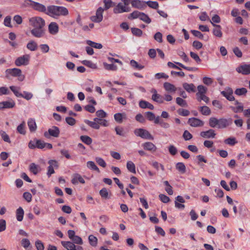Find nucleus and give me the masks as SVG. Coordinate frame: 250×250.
<instances>
[{
  "instance_id": "nucleus-50",
  "label": "nucleus",
  "mask_w": 250,
  "mask_h": 250,
  "mask_svg": "<svg viewBox=\"0 0 250 250\" xmlns=\"http://www.w3.org/2000/svg\"><path fill=\"white\" fill-rule=\"evenodd\" d=\"M176 103L180 106L183 107H187L188 106L187 103L185 100L180 97H177L176 99Z\"/></svg>"
},
{
  "instance_id": "nucleus-22",
  "label": "nucleus",
  "mask_w": 250,
  "mask_h": 250,
  "mask_svg": "<svg viewBox=\"0 0 250 250\" xmlns=\"http://www.w3.org/2000/svg\"><path fill=\"white\" fill-rule=\"evenodd\" d=\"M61 244L67 250H73L75 248V244L70 241H62Z\"/></svg>"
},
{
  "instance_id": "nucleus-17",
  "label": "nucleus",
  "mask_w": 250,
  "mask_h": 250,
  "mask_svg": "<svg viewBox=\"0 0 250 250\" xmlns=\"http://www.w3.org/2000/svg\"><path fill=\"white\" fill-rule=\"evenodd\" d=\"M49 33L52 35H55L59 32V26L55 22H51L48 26Z\"/></svg>"
},
{
  "instance_id": "nucleus-43",
  "label": "nucleus",
  "mask_w": 250,
  "mask_h": 250,
  "mask_svg": "<svg viewBox=\"0 0 250 250\" xmlns=\"http://www.w3.org/2000/svg\"><path fill=\"white\" fill-rule=\"evenodd\" d=\"M82 63L92 69L97 68V65L96 64L93 63L91 61L88 60H84L82 62Z\"/></svg>"
},
{
  "instance_id": "nucleus-30",
  "label": "nucleus",
  "mask_w": 250,
  "mask_h": 250,
  "mask_svg": "<svg viewBox=\"0 0 250 250\" xmlns=\"http://www.w3.org/2000/svg\"><path fill=\"white\" fill-rule=\"evenodd\" d=\"M26 47L30 51H34L37 50L38 45L35 41H31L27 44Z\"/></svg>"
},
{
  "instance_id": "nucleus-35",
  "label": "nucleus",
  "mask_w": 250,
  "mask_h": 250,
  "mask_svg": "<svg viewBox=\"0 0 250 250\" xmlns=\"http://www.w3.org/2000/svg\"><path fill=\"white\" fill-rule=\"evenodd\" d=\"M86 43L92 47H94L98 49H101L103 47L102 44L99 43H96L90 40L86 41Z\"/></svg>"
},
{
  "instance_id": "nucleus-39",
  "label": "nucleus",
  "mask_w": 250,
  "mask_h": 250,
  "mask_svg": "<svg viewBox=\"0 0 250 250\" xmlns=\"http://www.w3.org/2000/svg\"><path fill=\"white\" fill-rule=\"evenodd\" d=\"M152 99L159 103H163L164 102L162 96L159 94H152Z\"/></svg>"
},
{
  "instance_id": "nucleus-7",
  "label": "nucleus",
  "mask_w": 250,
  "mask_h": 250,
  "mask_svg": "<svg viewBox=\"0 0 250 250\" xmlns=\"http://www.w3.org/2000/svg\"><path fill=\"white\" fill-rule=\"evenodd\" d=\"M131 8L128 6H126L125 4L122 2H120L114 8L113 12L114 13H122L124 12H128L130 11Z\"/></svg>"
},
{
  "instance_id": "nucleus-47",
  "label": "nucleus",
  "mask_w": 250,
  "mask_h": 250,
  "mask_svg": "<svg viewBox=\"0 0 250 250\" xmlns=\"http://www.w3.org/2000/svg\"><path fill=\"white\" fill-rule=\"evenodd\" d=\"M3 105L4 108H11L15 106V103L12 100L10 101H4Z\"/></svg>"
},
{
  "instance_id": "nucleus-58",
  "label": "nucleus",
  "mask_w": 250,
  "mask_h": 250,
  "mask_svg": "<svg viewBox=\"0 0 250 250\" xmlns=\"http://www.w3.org/2000/svg\"><path fill=\"white\" fill-rule=\"evenodd\" d=\"M163 35L160 32H157L154 36V39L158 42L161 43L163 42Z\"/></svg>"
},
{
  "instance_id": "nucleus-55",
  "label": "nucleus",
  "mask_w": 250,
  "mask_h": 250,
  "mask_svg": "<svg viewBox=\"0 0 250 250\" xmlns=\"http://www.w3.org/2000/svg\"><path fill=\"white\" fill-rule=\"evenodd\" d=\"M115 120L118 123H122L123 119V114L120 113H116L114 115Z\"/></svg>"
},
{
  "instance_id": "nucleus-60",
  "label": "nucleus",
  "mask_w": 250,
  "mask_h": 250,
  "mask_svg": "<svg viewBox=\"0 0 250 250\" xmlns=\"http://www.w3.org/2000/svg\"><path fill=\"white\" fill-rule=\"evenodd\" d=\"M141 14V12L138 11H134L132 13H131L129 16L128 17L129 19L132 18L133 19H137V18H140V15Z\"/></svg>"
},
{
  "instance_id": "nucleus-31",
  "label": "nucleus",
  "mask_w": 250,
  "mask_h": 250,
  "mask_svg": "<svg viewBox=\"0 0 250 250\" xmlns=\"http://www.w3.org/2000/svg\"><path fill=\"white\" fill-rule=\"evenodd\" d=\"M126 167L130 172L135 174L136 169L135 164L132 161H128L126 164Z\"/></svg>"
},
{
  "instance_id": "nucleus-13",
  "label": "nucleus",
  "mask_w": 250,
  "mask_h": 250,
  "mask_svg": "<svg viewBox=\"0 0 250 250\" xmlns=\"http://www.w3.org/2000/svg\"><path fill=\"white\" fill-rule=\"evenodd\" d=\"M33 8L39 12L44 13L47 15V13L48 12V7L46 8V7L40 3L37 2H33Z\"/></svg>"
},
{
  "instance_id": "nucleus-2",
  "label": "nucleus",
  "mask_w": 250,
  "mask_h": 250,
  "mask_svg": "<svg viewBox=\"0 0 250 250\" xmlns=\"http://www.w3.org/2000/svg\"><path fill=\"white\" fill-rule=\"evenodd\" d=\"M68 14L67 9L63 6L56 5H49L48 6V12L47 15L53 17L62 16H65Z\"/></svg>"
},
{
  "instance_id": "nucleus-61",
  "label": "nucleus",
  "mask_w": 250,
  "mask_h": 250,
  "mask_svg": "<svg viewBox=\"0 0 250 250\" xmlns=\"http://www.w3.org/2000/svg\"><path fill=\"white\" fill-rule=\"evenodd\" d=\"M100 194L102 197L105 199L108 198V192L106 188H103L100 191Z\"/></svg>"
},
{
  "instance_id": "nucleus-3",
  "label": "nucleus",
  "mask_w": 250,
  "mask_h": 250,
  "mask_svg": "<svg viewBox=\"0 0 250 250\" xmlns=\"http://www.w3.org/2000/svg\"><path fill=\"white\" fill-rule=\"evenodd\" d=\"M60 133V130L58 127L52 126L51 128L48 129L47 131L44 132L43 135L45 138L49 139L51 136L55 138L58 137Z\"/></svg>"
},
{
  "instance_id": "nucleus-6",
  "label": "nucleus",
  "mask_w": 250,
  "mask_h": 250,
  "mask_svg": "<svg viewBox=\"0 0 250 250\" xmlns=\"http://www.w3.org/2000/svg\"><path fill=\"white\" fill-rule=\"evenodd\" d=\"M104 11V8L101 7H99L96 10V15L92 16L90 17V20L91 21L99 23L103 20V13Z\"/></svg>"
},
{
  "instance_id": "nucleus-36",
  "label": "nucleus",
  "mask_w": 250,
  "mask_h": 250,
  "mask_svg": "<svg viewBox=\"0 0 250 250\" xmlns=\"http://www.w3.org/2000/svg\"><path fill=\"white\" fill-rule=\"evenodd\" d=\"M10 89L14 93V94L15 95L16 97H20V96H21V93H20L19 92V91L21 89V88L20 87L11 86H10Z\"/></svg>"
},
{
  "instance_id": "nucleus-21",
  "label": "nucleus",
  "mask_w": 250,
  "mask_h": 250,
  "mask_svg": "<svg viewBox=\"0 0 250 250\" xmlns=\"http://www.w3.org/2000/svg\"><path fill=\"white\" fill-rule=\"evenodd\" d=\"M144 148L146 150L154 152L156 150V146L151 142H146L143 144Z\"/></svg>"
},
{
  "instance_id": "nucleus-19",
  "label": "nucleus",
  "mask_w": 250,
  "mask_h": 250,
  "mask_svg": "<svg viewBox=\"0 0 250 250\" xmlns=\"http://www.w3.org/2000/svg\"><path fill=\"white\" fill-rule=\"evenodd\" d=\"M78 182L82 184H84L85 181L80 174L76 173L73 175L71 182L73 184L76 185L78 184Z\"/></svg>"
},
{
  "instance_id": "nucleus-37",
  "label": "nucleus",
  "mask_w": 250,
  "mask_h": 250,
  "mask_svg": "<svg viewBox=\"0 0 250 250\" xmlns=\"http://www.w3.org/2000/svg\"><path fill=\"white\" fill-rule=\"evenodd\" d=\"M80 139L82 141L87 145H90L92 142V139L86 135L81 136Z\"/></svg>"
},
{
  "instance_id": "nucleus-56",
  "label": "nucleus",
  "mask_w": 250,
  "mask_h": 250,
  "mask_svg": "<svg viewBox=\"0 0 250 250\" xmlns=\"http://www.w3.org/2000/svg\"><path fill=\"white\" fill-rule=\"evenodd\" d=\"M96 162L100 166L103 167H105L106 166V164L104 161L103 159L101 157H96L95 158Z\"/></svg>"
},
{
  "instance_id": "nucleus-33",
  "label": "nucleus",
  "mask_w": 250,
  "mask_h": 250,
  "mask_svg": "<svg viewBox=\"0 0 250 250\" xmlns=\"http://www.w3.org/2000/svg\"><path fill=\"white\" fill-rule=\"evenodd\" d=\"M87 167L88 168L91 170L97 171L99 173L100 172L99 168L97 167V166L93 161L87 162Z\"/></svg>"
},
{
  "instance_id": "nucleus-40",
  "label": "nucleus",
  "mask_w": 250,
  "mask_h": 250,
  "mask_svg": "<svg viewBox=\"0 0 250 250\" xmlns=\"http://www.w3.org/2000/svg\"><path fill=\"white\" fill-rule=\"evenodd\" d=\"M0 135L1 137V138L4 142L8 143H11V140L8 135L4 131L0 130Z\"/></svg>"
},
{
  "instance_id": "nucleus-45",
  "label": "nucleus",
  "mask_w": 250,
  "mask_h": 250,
  "mask_svg": "<svg viewBox=\"0 0 250 250\" xmlns=\"http://www.w3.org/2000/svg\"><path fill=\"white\" fill-rule=\"evenodd\" d=\"M197 89L198 92V93H196L197 96H199L200 95L205 94V93H206L207 90V88L202 85H200L198 86Z\"/></svg>"
},
{
  "instance_id": "nucleus-34",
  "label": "nucleus",
  "mask_w": 250,
  "mask_h": 250,
  "mask_svg": "<svg viewBox=\"0 0 250 250\" xmlns=\"http://www.w3.org/2000/svg\"><path fill=\"white\" fill-rule=\"evenodd\" d=\"M130 64L132 67L139 70H141L144 68V65L139 64L136 61L134 60L130 61Z\"/></svg>"
},
{
  "instance_id": "nucleus-27",
  "label": "nucleus",
  "mask_w": 250,
  "mask_h": 250,
  "mask_svg": "<svg viewBox=\"0 0 250 250\" xmlns=\"http://www.w3.org/2000/svg\"><path fill=\"white\" fill-rule=\"evenodd\" d=\"M29 170L34 174L36 175L41 170L40 167L35 163H31L29 166Z\"/></svg>"
},
{
  "instance_id": "nucleus-42",
  "label": "nucleus",
  "mask_w": 250,
  "mask_h": 250,
  "mask_svg": "<svg viewBox=\"0 0 250 250\" xmlns=\"http://www.w3.org/2000/svg\"><path fill=\"white\" fill-rule=\"evenodd\" d=\"M104 10H106L115 5L111 0H104Z\"/></svg>"
},
{
  "instance_id": "nucleus-49",
  "label": "nucleus",
  "mask_w": 250,
  "mask_h": 250,
  "mask_svg": "<svg viewBox=\"0 0 250 250\" xmlns=\"http://www.w3.org/2000/svg\"><path fill=\"white\" fill-rule=\"evenodd\" d=\"M88 240L89 243L91 246L95 247L97 245L98 239L94 236L92 235H89L88 237Z\"/></svg>"
},
{
  "instance_id": "nucleus-28",
  "label": "nucleus",
  "mask_w": 250,
  "mask_h": 250,
  "mask_svg": "<svg viewBox=\"0 0 250 250\" xmlns=\"http://www.w3.org/2000/svg\"><path fill=\"white\" fill-rule=\"evenodd\" d=\"M199 110L203 115L205 116H208L211 114L210 109L208 106L206 105L199 107Z\"/></svg>"
},
{
  "instance_id": "nucleus-57",
  "label": "nucleus",
  "mask_w": 250,
  "mask_h": 250,
  "mask_svg": "<svg viewBox=\"0 0 250 250\" xmlns=\"http://www.w3.org/2000/svg\"><path fill=\"white\" fill-rule=\"evenodd\" d=\"M71 241L74 244L82 245L83 244V240L82 238L79 236L75 235L72 239Z\"/></svg>"
},
{
  "instance_id": "nucleus-38",
  "label": "nucleus",
  "mask_w": 250,
  "mask_h": 250,
  "mask_svg": "<svg viewBox=\"0 0 250 250\" xmlns=\"http://www.w3.org/2000/svg\"><path fill=\"white\" fill-rule=\"evenodd\" d=\"M139 19L144 22L148 24L150 23L151 21V20L149 18V17L147 15L143 12H141Z\"/></svg>"
},
{
  "instance_id": "nucleus-29",
  "label": "nucleus",
  "mask_w": 250,
  "mask_h": 250,
  "mask_svg": "<svg viewBox=\"0 0 250 250\" xmlns=\"http://www.w3.org/2000/svg\"><path fill=\"white\" fill-rule=\"evenodd\" d=\"M24 211L21 207H19L16 210V218L18 221H21L23 219Z\"/></svg>"
},
{
  "instance_id": "nucleus-48",
  "label": "nucleus",
  "mask_w": 250,
  "mask_h": 250,
  "mask_svg": "<svg viewBox=\"0 0 250 250\" xmlns=\"http://www.w3.org/2000/svg\"><path fill=\"white\" fill-rule=\"evenodd\" d=\"M224 143L230 146H234L237 143L236 139L234 137H229L225 140Z\"/></svg>"
},
{
  "instance_id": "nucleus-54",
  "label": "nucleus",
  "mask_w": 250,
  "mask_h": 250,
  "mask_svg": "<svg viewBox=\"0 0 250 250\" xmlns=\"http://www.w3.org/2000/svg\"><path fill=\"white\" fill-rule=\"evenodd\" d=\"M146 4L149 7L155 9H158L159 7V4L157 1H148L146 2Z\"/></svg>"
},
{
  "instance_id": "nucleus-23",
  "label": "nucleus",
  "mask_w": 250,
  "mask_h": 250,
  "mask_svg": "<svg viewBox=\"0 0 250 250\" xmlns=\"http://www.w3.org/2000/svg\"><path fill=\"white\" fill-rule=\"evenodd\" d=\"M184 88L188 92H195V86L193 83H187L183 84Z\"/></svg>"
},
{
  "instance_id": "nucleus-4",
  "label": "nucleus",
  "mask_w": 250,
  "mask_h": 250,
  "mask_svg": "<svg viewBox=\"0 0 250 250\" xmlns=\"http://www.w3.org/2000/svg\"><path fill=\"white\" fill-rule=\"evenodd\" d=\"M134 134L137 136L145 139H149L153 140V137L151 134L146 130L143 128H138L134 130Z\"/></svg>"
},
{
  "instance_id": "nucleus-12",
  "label": "nucleus",
  "mask_w": 250,
  "mask_h": 250,
  "mask_svg": "<svg viewBox=\"0 0 250 250\" xmlns=\"http://www.w3.org/2000/svg\"><path fill=\"white\" fill-rule=\"evenodd\" d=\"M221 93L229 101H233L235 100V98L232 95L233 90L231 88L228 87L226 91H221Z\"/></svg>"
},
{
  "instance_id": "nucleus-51",
  "label": "nucleus",
  "mask_w": 250,
  "mask_h": 250,
  "mask_svg": "<svg viewBox=\"0 0 250 250\" xmlns=\"http://www.w3.org/2000/svg\"><path fill=\"white\" fill-rule=\"evenodd\" d=\"M247 89L244 87L241 88H237L234 92L235 94L238 95L239 96L245 95L247 93Z\"/></svg>"
},
{
  "instance_id": "nucleus-11",
  "label": "nucleus",
  "mask_w": 250,
  "mask_h": 250,
  "mask_svg": "<svg viewBox=\"0 0 250 250\" xmlns=\"http://www.w3.org/2000/svg\"><path fill=\"white\" fill-rule=\"evenodd\" d=\"M48 164H49V166L48 167L47 174L48 177H50L51 174L55 172L54 168H57L58 167V164L56 161L53 160H49Z\"/></svg>"
},
{
  "instance_id": "nucleus-52",
  "label": "nucleus",
  "mask_w": 250,
  "mask_h": 250,
  "mask_svg": "<svg viewBox=\"0 0 250 250\" xmlns=\"http://www.w3.org/2000/svg\"><path fill=\"white\" fill-rule=\"evenodd\" d=\"M131 32L134 35L137 37H141L143 34L142 31L137 28H132Z\"/></svg>"
},
{
  "instance_id": "nucleus-63",
  "label": "nucleus",
  "mask_w": 250,
  "mask_h": 250,
  "mask_svg": "<svg viewBox=\"0 0 250 250\" xmlns=\"http://www.w3.org/2000/svg\"><path fill=\"white\" fill-rule=\"evenodd\" d=\"M159 197L160 200L164 203H167L170 200L169 198L165 194H160L159 195Z\"/></svg>"
},
{
  "instance_id": "nucleus-15",
  "label": "nucleus",
  "mask_w": 250,
  "mask_h": 250,
  "mask_svg": "<svg viewBox=\"0 0 250 250\" xmlns=\"http://www.w3.org/2000/svg\"><path fill=\"white\" fill-rule=\"evenodd\" d=\"M215 135V131L212 129L200 132V136L204 138H214Z\"/></svg>"
},
{
  "instance_id": "nucleus-20",
  "label": "nucleus",
  "mask_w": 250,
  "mask_h": 250,
  "mask_svg": "<svg viewBox=\"0 0 250 250\" xmlns=\"http://www.w3.org/2000/svg\"><path fill=\"white\" fill-rule=\"evenodd\" d=\"M139 105L141 108H148L151 110L154 109V106L151 104L144 100H141L139 102Z\"/></svg>"
},
{
  "instance_id": "nucleus-18",
  "label": "nucleus",
  "mask_w": 250,
  "mask_h": 250,
  "mask_svg": "<svg viewBox=\"0 0 250 250\" xmlns=\"http://www.w3.org/2000/svg\"><path fill=\"white\" fill-rule=\"evenodd\" d=\"M212 25L214 26L213 29V34L216 37L221 38L222 37L223 33L221 31V27L220 25L215 24L212 22Z\"/></svg>"
},
{
  "instance_id": "nucleus-59",
  "label": "nucleus",
  "mask_w": 250,
  "mask_h": 250,
  "mask_svg": "<svg viewBox=\"0 0 250 250\" xmlns=\"http://www.w3.org/2000/svg\"><path fill=\"white\" fill-rule=\"evenodd\" d=\"M183 137L186 141H188L192 138V134L188 130H185L183 134Z\"/></svg>"
},
{
  "instance_id": "nucleus-14",
  "label": "nucleus",
  "mask_w": 250,
  "mask_h": 250,
  "mask_svg": "<svg viewBox=\"0 0 250 250\" xmlns=\"http://www.w3.org/2000/svg\"><path fill=\"white\" fill-rule=\"evenodd\" d=\"M238 73L243 75H248L250 73V64H244L236 69Z\"/></svg>"
},
{
  "instance_id": "nucleus-64",
  "label": "nucleus",
  "mask_w": 250,
  "mask_h": 250,
  "mask_svg": "<svg viewBox=\"0 0 250 250\" xmlns=\"http://www.w3.org/2000/svg\"><path fill=\"white\" fill-rule=\"evenodd\" d=\"M145 114L146 118L150 121H153L155 118V116L154 114L151 112L147 111L146 112Z\"/></svg>"
},
{
  "instance_id": "nucleus-5",
  "label": "nucleus",
  "mask_w": 250,
  "mask_h": 250,
  "mask_svg": "<svg viewBox=\"0 0 250 250\" xmlns=\"http://www.w3.org/2000/svg\"><path fill=\"white\" fill-rule=\"evenodd\" d=\"M6 73L7 75H10L14 77H18V80L20 81H22L24 79V76L21 74V71L19 68L7 69L6 70Z\"/></svg>"
},
{
  "instance_id": "nucleus-9",
  "label": "nucleus",
  "mask_w": 250,
  "mask_h": 250,
  "mask_svg": "<svg viewBox=\"0 0 250 250\" xmlns=\"http://www.w3.org/2000/svg\"><path fill=\"white\" fill-rule=\"evenodd\" d=\"M218 129H223L227 127L232 123V120L231 118L226 119L221 118L219 119Z\"/></svg>"
},
{
  "instance_id": "nucleus-53",
  "label": "nucleus",
  "mask_w": 250,
  "mask_h": 250,
  "mask_svg": "<svg viewBox=\"0 0 250 250\" xmlns=\"http://www.w3.org/2000/svg\"><path fill=\"white\" fill-rule=\"evenodd\" d=\"M20 97L24 98L27 100H29L32 98L33 94L30 92L23 91V94L21 93V96H20Z\"/></svg>"
},
{
  "instance_id": "nucleus-24",
  "label": "nucleus",
  "mask_w": 250,
  "mask_h": 250,
  "mask_svg": "<svg viewBox=\"0 0 250 250\" xmlns=\"http://www.w3.org/2000/svg\"><path fill=\"white\" fill-rule=\"evenodd\" d=\"M164 87L165 89L168 92H175L176 90L175 86L173 84L168 82H166L164 83Z\"/></svg>"
},
{
  "instance_id": "nucleus-25",
  "label": "nucleus",
  "mask_w": 250,
  "mask_h": 250,
  "mask_svg": "<svg viewBox=\"0 0 250 250\" xmlns=\"http://www.w3.org/2000/svg\"><path fill=\"white\" fill-rule=\"evenodd\" d=\"M27 125L30 131L33 132L36 130L37 125L35 120L33 119H29L28 121Z\"/></svg>"
},
{
  "instance_id": "nucleus-8",
  "label": "nucleus",
  "mask_w": 250,
  "mask_h": 250,
  "mask_svg": "<svg viewBox=\"0 0 250 250\" xmlns=\"http://www.w3.org/2000/svg\"><path fill=\"white\" fill-rule=\"evenodd\" d=\"M30 56L29 55H24L21 57H18L15 60V64L17 66H21L22 65H27L29 63Z\"/></svg>"
},
{
  "instance_id": "nucleus-10",
  "label": "nucleus",
  "mask_w": 250,
  "mask_h": 250,
  "mask_svg": "<svg viewBox=\"0 0 250 250\" xmlns=\"http://www.w3.org/2000/svg\"><path fill=\"white\" fill-rule=\"evenodd\" d=\"M188 123L192 127L203 126L204 125V122L203 121L196 118H189Z\"/></svg>"
},
{
  "instance_id": "nucleus-44",
  "label": "nucleus",
  "mask_w": 250,
  "mask_h": 250,
  "mask_svg": "<svg viewBox=\"0 0 250 250\" xmlns=\"http://www.w3.org/2000/svg\"><path fill=\"white\" fill-rule=\"evenodd\" d=\"M25 123L24 122H22L21 124L20 125H19L17 128V130L19 133H20L21 134H25L26 133V131L25 130Z\"/></svg>"
},
{
  "instance_id": "nucleus-1",
  "label": "nucleus",
  "mask_w": 250,
  "mask_h": 250,
  "mask_svg": "<svg viewBox=\"0 0 250 250\" xmlns=\"http://www.w3.org/2000/svg\"><path fill=\"white\" fill-rule=\"evenodd\" d=\"M29 22L33 27L31 33L34 37L40 38L44 36L45 22L44 19L40 17H34L29 19Z\"/></svg>"
},
{
  "instance_id": "nucleus-62",
  "label": "nucleus",
  "mask_w": 250,
  "mask_h": 250,
  "mask_svg": "<svg viewBox=\"0 0 250 250\" xmlns=\"http://www.w3.org/2000/svg\"><path fill=\"white\" fill-rule=\"evenodd\" d=\"M178 113L183 116H187L189 115V111L187 109L180 108L178 110Z\"/></svg>"
},
{
  "instance_id": "nucleus-26",
  "label": "nucleus",
  "mask_w": 250,
  "mask_h": 250,
  "mask_svg": "<svg viewBox=\"0 0 250 250\" xmlns=\"http://www.w3.org/2000/svg\"><path fill=\"white\" fill-rule=\"evenodd\" d=\"M219 119L215 117H211L209 119V125L212 128H217L218 126Z\"/></svg>"
},
{
  "instance_id": "nucleus-46",
  "label": "nucleus",
  "mask_w": 250,
  "mask_h": 250,
  "mask_svg": "<svg viewBox=\"0 0 250 250\" xmlns=\"http://www.w3.org/2000/svg\"><path fill=\"white\" fill-rule=\"evenodd\" d=\"M104 66L105 69L108 70L115 71L117 69V66L114 64H108L106 62H104Z\"/></svg>"
},
{
  "instance_id": "nucleus-41",
  "label": "nucleus",
  "mask_w": 250,
  "mask_h": 250,
  "mask_svg": "<svg viewBox=\"0 0 250 250\" xmlns=\"http://www.w3.org/2000/svg\"><path fill=\"white\" fill-rule=\"evenodd\" d=\"M176 169L182 173L186 172V166L183 163H178L176 165Z\"/></svg>"
},
{
  "instance_id": "nucleus-16",
  "label": "nucleus",
  "mask_w": 250,
  "mask_h": 250,
  "mask_svg": "<svg viewBox=\"0 0 250 250\" xmlns=\"http://www.w3.org/2000/svg\"><path fill=\"white\" fill-rule=\"evenodd\" d=\"M132 6L139 9H143L146 7V2L140 0H132Z\"/></svg>"
},
{
  "instance_id": "nucleus-32",
  "label": "nucleus",
  "mask_w": 250,
  "mask_h": 250,
  "mask_svg": "<svg viewBox=\"0 0 250 250\" xmlns=\"http://www.w3.org/2000/svg\"><path fill=\"white\" fill-rule=\"evenodd\" d=\"M84 122L85 124L94 129H99L100 128V125L95 122L90 121L88 120H85Z\"/></svg>"
}]
</instances>
